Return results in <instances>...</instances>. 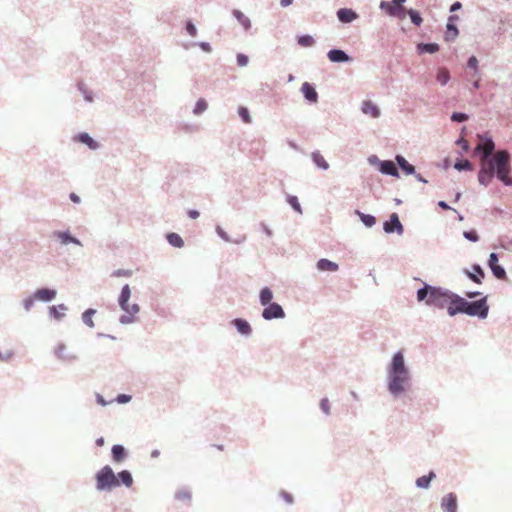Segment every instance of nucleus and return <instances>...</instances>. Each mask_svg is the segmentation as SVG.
Segmentation results:
<instances>
[{"label":"nucleus","instance_id":"f257e3e1","mask_svg":"<svg viewBox=\"0 0 512 512\" xmlns=\"http://www.w3.org/2000/svg\"><path fill=\"white\" fill-rule=\"evenodd\" d=\"M416 300L434 309H446L450 317L462 314L484 320L490 311L486 297L469 301L448 288L427 282H423V285L416 290Z\"/></svg>","mask_w":512,"mask_h":512},{"label":"nucleus","instance_id":"f03ea898","mask_svg":"<svg viewBox=\"0 0 512 512\" xmlns=\"http://www.w3.org/2000/svg\"><path fill=\"white\" fill-rule=\"evenodd\" d=\"M494 180L504 187H512V154L508 149H498L493 153L483 151L477 181L479 185L488 187Z\"/></svg>","mask_w":512,"mask_h":512},{"label":"nucleus","instance_id":"7ed1b4c3","mask_svg":"<svg viewBox=\"0 0 512 512\" xmlns=\"http://www.w3.org/2000/svg\"><path fill=\"white\" fill-rule=\"evenodd\" d=\"M386 371V389L394 399H398L410 391L412 387V374L409 366L406 364L402 349L393 353Z\"/></svg>","mask_w":512,"mask_h":512},{"label":"nucleus","instance_id":"20e7f679","mask_svg":"<svg viewBox=\"0 0 512 512\" xmlns=\"http://www.w3.org/2000/svg\"><path fill=\"white\" fill-rule=\"evenodd\" d=\"M113 478L114 470L108 464L101 467L94 474L95 489L98 492H111L113 491Z\"/></svg>","mask_w":512,"mask_h":512},{"label":"nucleus","instance_id":"39448f33","mask_svg":"<svg viewBox=\"0 0 512 512\" xmlns=\"http://www.w3.org/2000/svg\"><path fill=\"white\" fill-rule=\"evenodd\" d=\"M368 164L374 167L379 173L391 176L393 178L399 179L401 177L399 170L395 165V160L380 159L377 155L372 154L367 158Z\"/></svg>","mask_w":512,"mask_h":512},{"label":"nucleus","instance_id":"423d86ee","mask_svg":"<svg viewBox=\"0 0 512 512\" xmlns=\"http://www.w3.org/2000/svg\"><path fill=\"white\" fill-rule=\"evenodd\" d=\"M407 0H381L379 9L388 17L403 20L406 18L404 4Z\"/></svg>","mask_w":512,"mask_h":512},{"label":"nucleus","instance_id":"0eeeda50","mask_svg":"<svg viewBox=\"0 0 512 512\" xmlns=\"http://www.w3.org/2000/svg\"><path fill=\"white\" fill-rule=\"evenodd\" d=\"M261 316L266 321L280 320L286 317V313L282 305L273 302L263 307Z\"/></svg>","mask_w":512,"mask_h":512},{"label":"nucleus","instance_id":"6e6552de","mask_svg":"<svg viewBox=\"0 0 512 512\" xmlns=\"http://www.w3.org/2000/svg\"><path fill=\"white\" fill-rule=\"evenodd\" d=\"M383 231L386 234H394L401 236L404 234L405 228L400 221L398 213L393 212L389 215L388 219L383 222Z\"/></svg>","mask_w":512,"mask_h":512},{"label":"nucleus","instance_id":"1a4fd4ad","mask_svg":"<svg viewBox=\"0 0 512 512\" xmlns=\"http://www.w3.org/2000/svg\"><path fill=\"white\" fill-rule=\"evenodd\" d=\"M459 21V16L456 14H450L447 18L445 32L443 35V39L447 43L454 42L456 38L459 36V28L457 22Z\"/></svg>","mask_w":512,"mask_h":512},{"label":"nucleus","instance_id":"9d476101","mask_svg":"<svg viewBox=\"0 0 512 512\" xmlns=\"http://www.w3.org/2000/svg\"><path fill=\"white\" fill-rule=\"evenodd\" d=\"M462 273L473 283L482 284L485 279V270L479 263H473L469 268L462 269Z\"/></svg>","mask_w":512,"mask_h":512},{"label":"nucleus","instance_id":"9b49d317","mask_svg":"<svg viewBox=\"0 0 512 512\" xmlns=\"http://www.w3.org/2000/svg\"><path fill=\"white\" fill-rule=\"evenodd\" d=\"M327 58L330 62L336 64H348L353 62V57L345 50L339 47H333L327 52Z\"/></svg>","mask_w":512,"mask_h":512},{"label":"nucleus","instance_id":"f8f14e48","mask_svg":"<svg viewBox=\"0 0 512 512\" xmlns=\"http://www.w3.org/2000/svg\"><path fill=\"white\" fill-rule=\"evenodd\" d=\"M480 140L482 143L478 144L475 147V152L481 157L483 156V151H489L490 153H493L497 151L496 149V143L492 137V135L489 132H484L479 135Z\"/></svg>","mask_w":512,"mask_h":512},{"label":"nucleus","instance_id":"ddd939ff","mask_svg":"<svg viewBox=\"0 0 512 512\" xmlns=\"http://www.w3.org/2000/svg\"><path fill=\"white\" fill-rule=\"evenodd\" d=\"M57 293L54 287L41 286L33 291V297L39 302L50 303L57 297Z\"/></svg>","mask_w":512,"mask_h":512},{"label":"nucleus","instance_id":"4468645a","mask_svg":"<svg viewBox=\"0 0 512 512\" xmlns=\"http://www.w3.org/2000/svg\"><path fill=\"white\" fill-rule=\"evenodd\" d=\"M113 483V490L122 486L130 488L134 483L132 472L128 469L114 472Z\"/></svg>","mask_w":512,"mask_h":512},{"label":"nucleus","instance_id":"2eb2a0df","mask_svg":"<svg viewBox=\"0 0 512 512\" xmlns=\"http://www.w3.org/2000/svg\"><path fill=\"white\" fill-rule=\"evenodd\" d=\"M300 92L303 95L304 100L306 103L313 105L317 104L319 100V94L316 90V85L311 82H304L302 83L300 87Z\"/></svg>","mask_w":512,"mask_h":512},{"label":"nucleus","instance_id":"dca6fc26","mask_svg":"<svg viewBox=\"0 0 512 512\" xmlns=\"http://www.w3.org/2000/svg\"><path fill=\"white\" fill-rule=\"evenodd\" d=\"M53 237L60 242L61 245H69L74 244L77 246H82L81 240L71 233L69 229L66 230H55L53 232Z\"/></svg>","mask_w":512,"mask_h":512},{"label":"nucleus","instance_id":"f3484780","mask_svg":"<svg viewBox=\"0 0 512 512\" xmlns=\"http://www.w3.org/2000/svg\"><path fill=\"white\" fill-rule=\"evenodd\" d=\"M230 325L234 327L242 337L248 338L253 333L251 324L245 318L236 317L230 321Z\"/></svg>","mask_w":512,"mask_h":512},{"label":"nucleus","instance_id":"a211bd4d","mask_svg":"<svg viewBox=\"0 0 512 512\" xmlns=\"http://www.w3.org/2000/svg\"><path fill=\"white\" fill-rule=\"evenodd\" d=\"M443 512H458V496L455 492L445 494L440 501Z\"/></svg>","mask_w":512,"mask_h":512},{"label":"nucleus","instance_id":"6ab92c4d","mask_svg":"<svg viewBox=\"0 0 512 512\" xmlns=\"http://www.w3.org/2000/svg\"><path fill=\"white\" fill-rule=\"evenodd\" d=\"M73 141L86 145L90 150L96 151L101 147V143L94 139L88 132H78L73 136Z\"/></svg>","mask_w":512,"mask_h":512},{"label":"nucleus","instance_id":"aec40b11","mask_svg":"<svg viewBox=\"0 0 512 512\" xmlns=\"http://www.w3.org/2000/svg\"><path fill=\"white\" fill-rule=\"evenodd\" d=\"M336 17L342 24H351L359 18V14L352 8L343 7L336 11Z\"/></svg>","mask_w":512,"mask_h":512},{"label":"nucleus","instance_id":"412c9836","mask_svg":"<svg viewBox=\"0 0 512 512\" xmlns=\"http://www.w3.org/2000/svg\"><path fill=\"white\" fill-rule=\"evenodd\" d=\"M129 457L128 449L122 444H114L111 447V459L115 464L124 463Z\"/></svg>","mask_w":512,"mask_h":512},{"label":"nucleus","instance_id":"4be33fe9","mask_svg":"<svg viewBox=\"0 0 512 512\" xmlns=\"http://www.w3.org/2000/svg\"><path fill=\"white\" fill-rule=\"evenodd\" d=\"M140 312V305L134 303L132 305L129 304L128 312L121 314L119 317V322L122 325H128L132 323H136L138 321L137 314Z\"/></svg>","mask_w":512,"mask_h":512},{"label":"nucleus","instance_id":"5701e85b","mask_svg":"<svg viewBox=\"0 0 512 512\" xmlns=\"http://www.w3.org/2000/svg\"><path fill=\"white\" fill-rule=\"evenodd\" d=\"M395 165L398 167V170H401L405 176H412V174H416L415 167L409 163V161L400 153L395 155Z\"/></svg>","mask_w":512,"mask_h":512},{"label":"nucleus","instance_id":"b1692460","mask_svg":"<svg viewBox=\"0 0 512 512\" xmlns=\"http://www.w3.org/2000/svg\"><path fill=\"white\" fill-rule=\"evenodd\" d=\"M360 110L363 114L369 115L372 118H379L381 115L379 106L369 99L362 101Z\"/></svg>","mask_w":512,"mask_h":512},{"label":"nucleus","instance_id":"393cba45","mask_svg":"<svg viewBox=\"0 0 512 512\" xmlns=\"http://www.w3.org/2000/svg\"><path fill=\"white\" fill-rule=\"evenodd\" d=\"M67 310L68 307L64 303L51 305L48 306V316L50 319L61 322L65 318Z\"/></svg>","mask_w":512,"mask_h":512},{"label":"nucleus","instance_id":"a878e982","mask_svg":"<svg viewBox=\"0 0 512 512\" xmlns=\"http://www.w3.org/2000/svg\"><path fill=\"white\" fill-rule=\"evenodd\" d=\"M130 297H131V288H130L129 284H124L120 290V293H119L118 299H117L120 309L124 312H128Z\"/></svg>","mask_w":512,"mask_h":512},{"label":"nucleus","instance_id":"bb28decb","mask_svg":"<svg viewBox=\"0 0 512 512\" xmlns=\"http://www.w3.org/2000/svg\"><path fill=\"white\" fill-rule=\"evenodd\" d=\"M66 344L64 342H58L54 348V355L61 361L74 362L78 360V357L74 354H65Z\"/></svg>","mask_w":512,"mask_h":512},{"label":"nucleus","instance_id":"cd10ccee","mask_svg":"<svg viewBox=\"0 0 512 512\" xmlns=\"http://www.w3.org/2000/svg\"><path fill=\"white\" fill-rule=\"evenodd\" d=\"M436 478L434 470H429L427 474L418 477L415 480V486L419 489H429L432 481Z\"/></svg>","mask_w":512,"mask_h":512},{"label":"nucleus","instance_id":"c85d7f7f","mask_svg":"<svg viewBox=\"0 0 512 512\" xmlns=\"http://www.w3.org/2000/svg\"><path fill=\"white\" fill-rule=\"evenodd\" d=\"M316 268L320 272H336L339 269V265L327 258H320L316 262Z\"/></svg>","mask_w":512,"mask_h":512},{"label":"nucleus","instance_id":"c756f323","mask_svg":"<svg viewBox=\"0 0 512 512\" xmlns=\"http://www.w3.org/2000/svg\"><path fill=\"white\" fill-rule=\"evenodd\" d=\"M232 16L242 26L244 31L248 32L252 28L251 20L240 9L234 8L232 10Z\"/></svg>","mask_w":512,"mask_h":512},{"label":"nucleus","instance_id":"7c9ffc66","mask_svg":"<svg viewBox=\"0 0 512 512\" xmlns=\"http://www.w3.org/2000/svg\"><path fill=\"white\" fill-rule=\"evenodd\" d=\"M274 301V293L269 286H263L259 291V303L262 307L271 304Z\"/></svg>","mask_w":512,"mask_h":512},{"label":"nucleus","instance_id":"2f4dec72","mask_svg":"<svg viewBox=\"0 0 512 512\" xmlns=\"http://www.w3.org/2000/svg\"><path fill=\"white\" fill-rule=\"evenodd\" d=\"M440 45L437 42H422L417 47V53L419 55L424 54H435L439 51Z\"/></svg>","mask_w":512,"mask_h":512},{"label":"nucleus","instance_id":"473e14b6","mask_svg":"<svg viewBox=\"0 0 512 512\" xmlns=\"http://www.w3.org/2000/svg\"><path fill=\"white\" fill-rule=\"evenodd\" d=\"M355 215L358 216L360 222L366 227V228H372L375 226L377 219L374 215L365 213L360 211L359 209L355 210Z\"/></svg>","mask_w":512,"mask_h":512},{"label":"nucleus","instance_id":"72a5a7b5","mask_svg":"<svg viewBox=\"0 0 512 512\" xmlns=\"http://www.w3.org/2000/svg\"><path fill=\"white\" fill-rule=\"evenodd\" d=\"M311 160L318 169L322 171L329 169V163L326 161L319 150H315L311 153Z\"/></svg>","mask_w":512,"mask_h":512},{"label":"nucleus","instance_id":"f704fd0d","mask_svg":"<svg viewBox=\"0 0 512 512\" xmlns=\"http://www.w3.org/2000/svg\"><path fill=\"white\" fill-rule=\"evenodd\" d=\"M165 239L174 248H182L185 245L183 238L176 232L165 233Z\"/></svg>","mask_w":512,"mask_h":512},{"label":"nucleus","instance_id":"c9c22d12","mask_svg":"<svg viewBox=\"0 0 512 512\" xmlns=\"http://www.w3.org/2000/svg\"><path fill=\"white\" fill-rule=\"evenodd\" d=\"M296 42L300 47L309 48L316 44L315 38L308 33H302L296 36Z\"/></svg>","mask_w":512,"mask_h":512},{"label":"nucleus","instance_id":"e433bc0d","mask_svg":"<svg viewBox=\"0 0 512 512\" xmlns=\"http://www.w3.org/2000/svg\"><path fill=\"white\" fill-rule=\"evenodd\" d=\"M97 313V310L95 308H87L85 309L81 314V320L82 322L89 328H94L95 323L93 321V317Z\"/></svg>","mask_w":512,"mask_h":512},{"label":"nucleus","instance_id":"4c0bfd02","mask_svg":"<svg viewBox=\"0 0 512 512\" xmlns=\"http://www.w3.org/2000/svg\"><path fill=\"white\" fill-rule=\"evenodd\" d=\"M465 68L469 71H471L472 76H478L480 75V69H479V60L478 58L472 54L468 57Z\"/></svg>","mask_w":512,"mask_h":512},{"label":"nucleus","instance_id":"58836bf2","mask_svg":"<svg viewBox=\"0 0 512 512\" xmlns=\"http://www.w3.org/2000/svg\"><path fill=\"white\" fill-rule=\"evenodd\" d=\"M285 201L286 203L292 208V210L298 214H302L303 213V209H302V206L299 202V199L296 195H292V194H289V193H286V196H285Z\"/></svg>","mask_w":512,"mask_h":512},{"label":"nucleus","instance_id":"ea45409f","mask_svg":"<svg viewBox=\"0 0 512 512\" xmlns=\"http://www.w3.org/2000/svg\"><path fill=\"white\" fill-rule=\"evenodd\" d=\"M406 16L409 17L411 23L414 26H421L423 23V17L419 10L414 8L407 9V12H405Z\"/></svg>","mask_w":512,"mask_h":512},{"label":"nucleus","instance_id":"a19ab883","mask_svg":"<svg viewBox=\"0 0 512 512\" xmlns=\"http://www.w3.org/2000/svg\"><path fill=\"white\" fill-rule=\"evenodd\" d=\"M77 89L81 93L83 99L88 102L92 103L94 101V93L92 90H90L84 82H78Z\"/></svg>","mask_w":512,"mask_h":512},{"label":"nucleus","instance_id":"79ce46f5","mask_svg":"<svg viewBox=\"0 0 512 512\" xmlns=\"http://www.w3.org/2000/svg\"><path fill=\"white\" fill-rule=\"evenodd\" d=\"M451 79V75L448 69L439 68L436 72V80L441 86H446Z\"/></svg>","mask_w":512,"mask_h":512},{"label":"nucleus","instance_id":"37998d69","mask_svg":"<svg viewBox=\"0 0 512 512\" xmlns=\"http://www.w3.org/2000/svg\"><path fill=\"white\" fill-rule=\"evenodd\" d=\"M453 167L458 172L471 171L473 169V166L470 163V161L464 158H457L453 163Z\"/></svg>","mask_w":512,"mask_h":512},{"label":"nucleus","instance_id":"c03bdc74","mask_svg":"<svg viewBox=\"0 0 512 512\" xmlns=\"http://www.w3.org/2000/svg\"><path fill=\"white\" fill-rule=\"evenodd\" d=\"M237 114L243 123H245V124L252 123V116H251L250 110L247 106L239 105L237 107Z\"/></svg>","mask_w":512,"mask_h":512},{"label":"nucleus","instance_id":"a18cd8bd","mask_svg":"<svg viewBox=\"0 0 512 512\" xmlns=\"http://www.w3.org/2000/svg\"><path fill=\"white\" fill-rule=\"evenodd\" d=\"M208 109V102L205 98L203 97H200L197 99V101L195 102V105L193 107V114L195 116H200L202 115L206 110Z\"/></svg>","mask_w":512,"mask_h":512},{"label":"nucleus","instance_id":"49530a36","mask_svg":"<svg viewBox=\"0 0 512 512\" xmlns=\"http://www.w3.org/2000/svg\"><path fill=\"white\" fill-rule=\"evenodd\" d=\"M185 33L191 37H196L198 29L192 19H186L183 25Z\"/></svg>","mask_w":512,"mask_h":512},{"label":"nucleus","instance_id":"de8ad7c7","mask_svg":"<svg viewBox=\"0 0 512 512\" xmlns=\"http://www.w3.org/2000/svg\"><path fill=\"white\" fill-rule=\"evenodd\" d=\"M462 235L467 241L472 243H477L480 240V235L475 228L464 230Z\"/></svg>","mask_w":512,"mask_h":512},{"label":"nucleus","instance_id":"09e8293b","mask_svg":"<svg viewBox=\"0 0 512 512\" xmlns=\"http://www.w3.org/2000/svg\"><path fill=\"white\" fill-rule=\"evenodd\" d=\"M491 273L492 275L498 279V280H507V273L506 269L503 265L499 264L495 267H491Z\"/></svg>","mask_w":512,"mask_h":512},{"label":"nucleus","instance_id":"8fccbe9b","mask_svg":"<svg viewBox=\"0 0 512 512\" xmlns=\"http://www.w3.org/2000/svg\"><path fill=\"white\" fill-rule=\"evenodd\" d=\"M463 297L469 301H474V300H478V299H482L483 297H486V302L488 303V295H484L481 291H477V290L465 291Z\"/></svg>","mask_w":512,"mask_h":512},{"label":"nucleus","instance_id":"3c124183","mask_svg":"<svg viewBox=\"0 0 512 512\" xmlns=\"http://www.w3.org/2000/svg\"><path fill=\"white\" fill-rule=\"evenodd\" d=\"M450 119L455 123H465L469 120V115L462 111H453L451 113Z\"/></svg>","mask_w":512,"mask_h":512},{"label":"nucleus","instance_id":"603ef678","mask_svg":"<svg viewBox=\"0 0 512 512\" xmlns=\"http://www.w3.org/2000/svg\"><path fill=\"white\" fill-rule=\"evenodd\" d=\"M174 498L178 501H191L192 494L187 489H181L175 492Z\"/></svg>","mask_w":512,"mask_h":512},{"label":"nucleus","instance_id":"864d4df0","mask_svg":"<svg viewBox=\"0 0 512 512\" xmlns=\"http://www.w3.org/2000/svg\"><path fill=\"white\" fill-rule=\"evenodd\" d=\"M36 298L33 297V292L22 300V306L25 311H30L35 305Z\"/></svg>","mask_w":512,"mask_h":512},{"label":"nucleus","instance_id":"5fc2aeb1","mask_svg":"<svg viewBox=\"0 0 512 512\" xmlns=\"http://www.w3.org/2000/svg\"><path fill=\"white\" fill-rule=\"evenodd\" d=\"M249 56L245 53H242V52H238L236 54V64L237 66L243 68V67H246L248 64H249Z\"/></svg>","mask_w":512,"mask_h":512},{"label":"nucleus","instance_id":"6e6d98bb","mask_svg":"<svg viewBox=\"0 0 512 512\" xmlns=\"http://www.w3.org/2000/svg\"><path fill=\"white\" fill-rule=\"evenodd\" d=\"M215 232L217 236L223 241L227 243L232 242V238L230 237V235L220 225H216Z\"/></svg>","mask_w":512,"mask_h":512},{"label":"nucleus","instance_id":"4d7b16f0","mask_svg":"<svg viewBox=\"0 0 512 512\" xmlns=\"http://www.w3.org/2000/svg\"><path fill=\"white\" fill-rule=\"evenodd\" d=\"M486 264L489 269H491V267L499 265V254L497 252H491L489 254Z\"/></svg>","mask_w":512,"mask_h":512},{"label":"nucleus","instance_id":"13d9d810","mask_svg":"<svg viewBox=\"0 0 512 512\" xmlns=\"http://www.w3.org/2000/svg\"><path fill=\"white\" fill-rule=\"evenodd\" d=\"M279 496L281 497V499L283 501H285L288 505H292L294 504V496L292 495V493L282 489L280 490L279 492Z\"/></svg>","mask_w":512,"mask_h":512},{"label":"nucleus","instance_id":"bf43d9fd","mask_svg":"<svg viewBox=\"0 0 512 512\" xmlns=\"http://www.w3.org/2000/svg\"><path fill=\"white\" fill-rule=\"evenodd\" d=\"M191 45L198 46L205 53H211L213 50L211 44L207 41L193 42Z\"/></svg>","mask_w":512,"mask_h":512},{"label":"nucleus","instance_id":"052dcab7","mask_svg":"<svg viewBox=\"0 0 512 512\" xmlns=\"http://www.w3.org/2000/svg\"><path fill=\"white\" fill-rule=\"evenodd\" d=\"M132 400V396L130 394L126 393H119L114 401H116L118 404H127Z\"/></svg>","mask_w":512,"mask_h":512},{"label":"nucleus","instance_id":"680f3d73","mask_svg":"<svg viewBox=\"0 0 512 512\" xmlns=\"http://www.w3.org/2000/svg\"><path fill=\"white\" fill-rule=\"evenodd\" d=\"M319 407L325 415L330 414V402H329L328 398H326V397L322 398L319 402Z\"/></svg>","mask_w":512,"mask_h":512},{"label":"nucleus","instance_id":"e2e57ef3","mask_svg":"<svg viewBox=\"0 0 512 512\" xmlns=\"http://www.w3.org/2000/svg\"><path fill=\"white\" fill-rule=\"evenodd\" d=\"M259 228L266 235V237L271 238L274 235L273 230L268 226V224L264 221L259 223Z\"/></svg>","mask_w":512,"mask_h":512},{"label":"nucleus","instance_id":"0e129e2a","mask_svg":"<svg viewBox=\"0 0 512 512\" xmlns=\"http://www.w3.org/2000/svg\"><path fill=\"white\" fill-rule=\"evenodd\" d=\"M455 145L461 148V152H467L470 150V145L462 137L455 140Z\"/></svg>","mask_w":512,"mask_h":512},{"label":"nucleus","instance_id":"69168bd1","mask_svg":"<svg viewBox=\"0 0 512 512\" xmlns=\"http://www.w3.org/2000/svg\"><path fill=\"white\" fill-rule=\"evenodd\" d=\"M113 277H131L132 271L127 269H117L114 270L111 274Z\"/></svg>","mask_w":512,"mask_h":512},{"label":"nucleus","instance_id":"338daca9","mask_svg":"<svg viewBox=\"0 0 512 512\" xmlns=\"http://www.w3.org/2000/svg\"><path fill=\"white\" fill-rule=\"evenodd\" d=\"M14 355L15 353L13 350H7L5 353L0 350V362H9Z\"/></svg>","mask_w":512,"mask_h":512},{"label":"nucleus","instance_id":"774afa93","mask_svg":"<svg viewBox=\"0 0 512 512\" xmlns=\"http://www.w3.org/2000/svg\"><path fill=\"white\" fill-rule=\"evenodd\" d=\"M462 3L460 1H454L450 7H449V12L451 14H455V12L459 11L462 9Z\"/></svg>","mask_w":512,"mask_h":512}]
</instances>
